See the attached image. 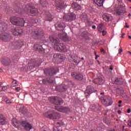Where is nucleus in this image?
<instances>
[{
	"label": "nucleus",
	"instance_id": "f257e3e1",
	"mask_svg": "<svg viewBox=\"0 0 131 131\" xmlns=\"http://www.w3.org/2000/svg\"><path fill=\"white\" fill-rule=\"evenodd\" d=\"M49 39L54 43V48L55 51L62 52L63 53H65L67 51L66 46L64 44L58 42V38H54L53 36H50Z\"/></svg>",
	"mask_w": 131,
	"mask_h": 131
},
{
	"label": "nucleus",
	"instance_id": "f03ea898",
	"mask_svg": "<svg viewBox=\"0 0 131 131\" xmlns=\"http://www.w3.org/2000/svg\"><path fill=\"white\" fill-rule=\"evenodd\" d=\"M10 22L13 25H16V26H28V22L26 23L25 20L23 18H20L16 16L12 17L10 18Z\"/></svg>",
	"mask_w": 131,
	"mask_h": 131
},
{
	"label": "nucleus",
	"instance_id": "7ed1b4c3",
	"mask_svg": "<svg viewBox=\"0 0 131 131\" xmlns=\"http://www.w3.org/2000/svg\"><path fill=\"white\" fill-rule=\"evenodd\" d=\"M100 99L101 100V103H102L103 105L106 106V107L108 106H111L113 103L112 102V98L108 96L104 95L100 96Z\"/></svg>",
	"mask_w": 131,
	"mask_h": 131
},
{
	"label": "nucleus",
	"instance_id": "20e7f679",
	"mask_svg": "<svg viewBox=\"0 0 131 131\" xmlns=\"http://www.w3.org/2000/svg\"><path fill=\"white\" fill-rule=\"evenodd\" d=\"M44 116L50 119H59L61 117V115L58 113H54V112L51 111L44 113Z\"/></svg>",
	"mask_w": 131,
	"mask_h": 131
},
{
	"label": "nucleus",
	"instance_id": "39448f33",
	"mask_svg": "<svg viewBox=\"0 0 131 131\" xmlns=\"http://www.w3.org/2000/svg\"><path fill=\"white\" fill-rule=\"evenodd\" d=\"M26 13L31 14V16H35L37 14V9L35 8L32 4H28L26 6Z\"/></svg>",
	"mask_w": 131,
	"mask_h": 131
},
{
	"label": "nucleus",
	"instance_id": "423d86ee",
	"mask_svg": "<svg viewBox=\"0 0 131 131\" xmlns=\"http://www.w3.org/2000/svg\"><path fill=\"white\" fill-rule=\"evenodd\" d=\"M50 102L52 104H55V105H61L63 104V100L61 98H59L58 97H51L49 99Z\"/></svg>",
	"mask_w": 131,
	"mask_h": 131
},
{
	"label": "nucleus",
	"instance_id": "0eeeda50",
	"mask_svg": "<svg viewBox=\"0 0 131 131\" xmlns=\"http://www.w3.org/2000/svg\"><path fill=\"white\" fill-rule=\"evenodd\" d=\"M59 72V69H46L44 71V73L46 75H48L49 76H53L57 74Z\"/></svg>",
	"mask_w": 131,
	"mask_h": 131
},
{
	"label": "nucleus",
	"instance_id": "6e6552de",
	"mask_svg": "<svg viewBox=\"0 0 131 131\" xmlns=\"http://www.w3.org/2000/svg\"><path fill=\"white\" fill-rule=\"evenodd\" d=\"M95 92L96 90H95L94 86L91 85L88 86L84 92L86 98H89L91 94H93V93H95Z\"/></svg>",
	"mask_w": 131,
	"mask_h": 131
},
{
	"label": "nucleus",
	"instance_id": "1a4fd4ad",
	"mask_svg": "<svg viewBox=\"0 0 131 131\" xmlns=\"http://www.w3.org/2000/svg\"><path fill=\"white\" fill-rule=\"evenodd\" d=\"M71 75L75 80H79L80 81L83 79V75L80 73L73 72Z\"/></svg>",
	"mask_w": 131,
	"mask_h": 131
},
{
	"label": "nucleus",
	"instance_id": "9d476101",
	"mask_svg": "<svg viewBox=\"0 0 131 131\" xmlns=\"http://www.w3.org/2000/svg\"><path fill=\"white\" fill-rule=\"evenodd\" d=\"M31 36L33 37H36V38H41L43 36V31H35L34 32H32L31 33Z\"/></svg>",
	"mask_w": 131,
	"mask_h": 131
},
{
	"label": "nucleus",
	"instance_id": "9b49d317",
	"mask_svg": "<svg viewBox=\"0 0 131 131\" xmlns=\"http://www.w3.org/2000/svg\"><path fill=\"white\" fill-rule=\"evenodd\" d=\"M11 31L14 36H19V35H21V34L23 33V30L21 29L20 28L12 29Z\"/></svg>",
	"mask_w": 131,
	"mask_h": 131
},
{
	"label": "nucleus",
	"instance_id": "f8f14e48",
	"mask_svg": "<svg viewBox=\"0 0 131 131\" xmlns=\"http://www.w3.org/2000/svg\"><path fill=\"white\" fill-rule=\"evenodd\" d=\"M17 110H18L20 113L25 115V114H27V108L23 104H19L16 106Z\"/></svg>",
	"mask_w": 131,
	"mask_h": 131
},
{
	"label": "nucleus",
	"instance_id": "ddd939ff",
	"mask_svg": "<svg viewBox=\"0 0 131 131\" xmlns=\"http://www.w3.org/2000/svg\"><path fill=\"white\" fill-rule=\"evenodd\" d=\"M0 38L3 41H9L10 40V34L6 32L2 33L0 34Z\"/></svg>",
	"mask_w": 131,
	"mask_h": 131
},
{
	"label": "nucleus",
	"instance_id": "4468645a",
	"mask_svg": "<svg viewBox=\"0 0 131 131\" xmlns=\"http://www.w3.org/2000/svg\"><path fill=\"white\" fill-rule=\"evenodd\" d=\"M21 125H23V126H24L26 130L28 131L32 129V126L31 125V124H29L26 121L21 122Z\"/></svg>",
	"mask_w": 131,
	"mask_h": 131
},
{
	"label": "nucleus",
	"instance_id": "2eb2a0df",
	"mask_svg": "<svg viewBox=\"0 0 131 131\" xmlns=\"http://www.w3.org/2000/svg\"><path fill=\"white\" fill-rule=\"evenodd\" d=\"M2 63L4 66H10L12 63V61H11V59L6 57L2 59Z\"/></svg>",
	"mask_w": 131,
	"mask_h": 131
},
{
	"label": "nucleus",
	"instance_id": "dca6fc26",
	"mask_svg": "<svg viewBox=\"0 0 131 131\" xmlns=\"http://www.w3.org/2000/svg\"><path fill=\"white\" fill-rule=\"evenodd\" d=\"M102 18L106 22H109L112 19V16L108 13H104L102 15Z\"/></svg>",
	"mask_w": 131,
	"mask_h": 131
},
{
	"label": "nucleus",
	"instance_id": "f3484780",
	"mask_svg": "<svg viewBox=\"0 0 131 131\" xmlns=\"http://www.w3.org/2000/svg\"><path fill=\"white\" fill-rule=\"evenodd\" d=\"M34 50L38 51V52H43L42 46L39 44H35L34 45Z\"/></svg>",
	"mask_w": 131,
	"mask_h": 131
},
{
	"label": "nucleus",
	"instance_id": "a211bd4d",
	"mask_svg": "<svg viewBox=\"0 0 131 131\" xmlns=\"http://www.w3.org/2000/svg\"><path fill=\"white\" fill-rule=\"evenodd\" d=\"M37 22H38V20H37V19H30L28 21V27H31V26H33V24H36L37 23Z\"/></svg>",
	"mask_w": 131,
	"mask_h": 131
},
{
	"label": "nucleus",
	"instance_id": "6ab92c4d",
	"mask_svg": "<svg viewBox=\"0 0 131 131\" xmlns=\"http://www.w3.org/2000/svg\"><path fill=\"white\" fill-rule=\"evenodd\" d=\"M7 124V120L3 115L0 114V125H5Z\"/></svg>",
	"mask_w": 131,
	"mask_h": 131
},
{
	"label": "nucleus",
	"instance_id": "aec40b11",
	"mask_svg": "<svg viewBox=\"0 0 131 131\" xmlns=\"http://www.w3.org/2000/svg\"><path fill=\"white\" fill-rule=\"evenodd\" d=\"M56 6L57 12H60L62 9H64V4L61 2L57 3Z\"/></svg>",
	"mask_w": 131,
	"mask_h": 131
},
{
	"label": "nucleus",
	"instance_id": "412c9836",
	"mask_svg": "<svg viewBox=\"0 0 131 131\" xmlns=\"http://www.w3.org/2000/svg\"><path fill=\"white\" fill-rule=\"evenodd\" d=\"M98 78L96 80L98 82L99 84H102L103 82H104V76L101 74L98 75Z\"/></svg>",
	"mask_w": 131,
	"mask_h": 131
},
{
	"label": "nucleus",
	"instance_id": "4be33fe9",
	"mask_svg": "<svg viewBox=\"0 0 131 131\" xmlns=\"http://www.w3.org/2000/svg\"><path fill=\"white\" fill-rule=\"evenodd\" d=\"M94 4L98 6V7H102L103 6V4L105 2V0H93Z\"/></svg>",
	"mask_w": 131,
	"mask_h": 131
},
{
	"label": "nucleus",
	"instance_id": "5701e85b",
	"mask_svg": "<svg viewBox=\"0 0 131 131\" xmlns=\"http://www.w3.org/2000/svg\"><path fill=\"white\" fill-rule=\"evenodd\" d=\"M42 82L44 84H48V83H52L53 80L50 78H46L43 79Z\"/></svg>",
	"mask_w": 131,
	"mask_h": 131
},
{
	"label": "nucleus",
	"instance_id": "b1692460",
	"mask_svg": "<svg viewBox=\"0 0 131 131\" xmlns=\"http://www.w3.org/2000/svg\"><path fill=\"white\" fill-rule=\"evenodd\" d=\"M97 29L98 31H99V32H102V31L106 29V28L105 27V26H104V24H100L98 25Z\"/></svg>",
	"mask_w": 131,
	"mask_h": 131
},
{
	"label": "nucleus",
	"instance_id": "393cba45",
	"mask_svg": "<svg viewBox=\"0 0 131 131\" xmlns=\"http://www.w3.org/2000/svg\"><path fill=\"white\" fill-rule=\"evenodd\" d=\"M75 14H74V13H71L69 14V16H68V19L67 20V21H72V20H74V19H75Z\"/></svg>",
	"mask_w": 131,
	"mask_h": 131
},
{
	"label": "nucleus",
	"instance_id": "a878e982",
	"mask_svg": "<svg viewBox=\"0 0 131 131\" xmlns=\"http://www.w3.org/2000/svg\"><path fill=\"white\" fill-rule=\"evenodd\" d=\"M53 17L52 15V14H51V13H48L47 14H46V21H53Z\"/></svg>",
	"mask_w": 131,
	"mask_h": 131
},
{
	"label": "nucleus",
	"instance_id": "bb28decb",
	"mask_svg": "<svg viewBox=\"0 0 131 131\" xmlns=\"http://www.w3.org/2000/svg\"><path fill=\"white\" fill-rule=\"evenodd\" d=\"M72 7L76 11H78V10H80L81 9V7H80V5H78V4L77 3H73L72 5Z\"/></svg>",
	"mask_w": 131,
	"mask_h": 131
},
{
	"label": "nucleus",
	"instance_id": "cd10ccee",
	"mask_svg": "<svg viewBox=\"0 0 131 131\" xmlns=\"http://www.w3.org/2000/svg\"><path fill=\"white\" fill-rule=\"evenodd\" d=\"M15 49H20L22 47V42L21 41H16L14 43Z\"/></svg>",
	"mask_w": 131,
	"mask_h": 131
},
{
	"label": "nucleus",
	"instance_id": "c85d7f7f",
	"mask_svg": "<svg viewBox=\"0 0 131 131\" xmlns=\"http://www.w3.org/2000/svg\"><path fill=\"white\" fill-rule=\"evenodd\" d=\"M40 64H41V61L40 60L36 61L34 64H33L32 66L30 67L31 69L32 68H34V67H38V66H40Z\"/></svg>",
	"mask_w": 131,
	"mask_h": 131
},
{
	"label": "nucleus",
	"instance_id": "c756f323",
	"mask_svg": "<svg viewBox=\"0 0 131 131\" xmlns=\"http://www.w3.org/2000/svg\"><path fill=\"white\" fill-rule=\"evenodd\" d=\"M7 26L5 24H0V31H6Z\"/></svg>",
	"mask_w": 131,
	"mask_h": 131
},
{
	"label": "nucleus",
	"instance_id": "7c9ffc66",
	"mask_svg": "<svg viewBox=\"0 0 131 131\" xmlns=\"http://www.w3.org/2000/svg\"><path fill=\"white\" fill-rule=\"evenodd\" d=\"M58 88L60 89V92H65L67 90V89H68V86L64 85L62 86H59Z\"/></svg>",
	"mask_w": 131,
	"mask_h": 131
},
{
	"label": "nucleus",
	"instance_id": "2f4dec72",
	"mask_svg": "<svg viewBox=\"0 0 131 131\" xmlns=\"http://www.w3.org/2000/svg\"><path fill=\"white\" fill-rule=\"evenodd\" d=\"M115 11L117 15H121L122 14V13H123V10H122V9L121 8H116Z\"/></svg>",
	"mask_w": 131,
	"mask_h": 131
},
{
	"label": "nucleus",
	"instance_id": "473e14b6",
	"mask_svg": "<svg viewBox=\"0 0 131 131\" xmlns=\"http://www.w3.org/2000/svg\"><path fill=\"white\" fill-rule=\"evenodd\" d=\"M12 125L14 126V127H18V122H17V119H13L12 120Z\"/></svg>",
	"mask_w": 131,
	"mask_h": 131
},
{
	"label": "nucleus",
	"instance_id": "72a5a7b5",
	"mask_svg": "<svg viewBox=\"0 0 131 131\" xmlns=\"http://www.w3.org/2000/svg\"><path fill=\"white\" fill-rule=\"evenodd\" d=\"M58 37H60L61 39H62L63 41H67L68 40V38L67 37V36H64L63 35V34L61 35L59 34Z\"/></svg>",
	"mask_w": 131,
	"mask_h": 131
},
{
	"label": "nucleus",
	"instance_id": "f704fd0d",
	"mask_svg": "<svg viewBox=\"0 0 131 131\" xmlns=\"http://www.w3.org/2000/svg\"><path fill=\"white\" fill-rule=\"evenodd\" d=\"M69 111V108L67 107H61L60 110V112H64V113H67Z\"/></svg>",
	"mask_w": 131,
	"mask_h": 131
},
{
	"label": "nucleus",
	"instance_id": "c9c22d12",
	"mask_svg": "<svg viewBox=\"0 0 131 131\" xmlns=\"http://www.w3.org/2000/svg\"><path fill=\"white\" fill-rule=\"evenodd\" d=\"M73 62H74V63H76V64H79V61H78V57L77 56L76 57H73V59H72Z\"/></svg>",
	"mask_w": 131,
	"mask_h": 131
},
{
	"label": "nucleus",
	"instance_id": "e433bc0d",
	"mask_svg": "<svg viewBox=\"0 0 131 131\" xmlns=\"http://www.w3.org/2000/svg\"><path fill=\"white\" fill-rule=\"evenodd\" d=\"M57 27H58V28H61L60 30H63V28H65L66 26H65V24H64V23H62L58 24Z\"/></svg>",
	"mask_w": 131,
	"mask_h": 131
},
{
	"label": "nucleus",
	"instance_id": "4c0bfd02",
	"mask_svg": "<svg viewBox=\"0 0 131 131\" xmlns=\"http://www.w3.org/2000/svg\"><path fill=\"white\" fill-rule=\"evenodd\" d=\"M4 100L6 104H12V101L8 97H5Z\"/></svg>",
	"mask_w": 131,
	"mask_h": 131
},
{
	"label": "nucleus",
	"instance_id": "58836bf2",
	"mask_svg": "<svg viewBox=\"0 0 131 131\" xmlns=\"http://www.w3.org/2000/svg\"><path fill=\"white\" fill-rule=\"evenodd\" d=\"M53 131H62V129L60 128V124L58 123V125L57 127H54Z\"/></svg>",
	"mask_w": 131,
	"mask_h": 131
},
{
	"label": "nucleus",
	"instance_id": "ea45409f",
	"mask_svg": "<svg viewBox=\"0 0 131 131\" xmlns=\"http://www.w3.org/2000/svg\"><path fill=\"white\" fill-rule=\"evenodd\" d=\"M115 82L118 83L119 84H121L122 83V79L116 78L115 79Z\"/></svg>",
	"mask_w": 131,
	"mask_h": 131
},
{
	"label": "nucleus",
	"instance_id": "a19ab883",
	"mask_svg": "<svg viewBox=\"0 0 131 131\" xmlns=\"http://www.w3.org/2000/svg\"><path fill=\"white\" fill-rule=\"evenodd\" d=\"M103 122L105 123V124H107V125H109L110 124V121L107 119V118L103 119Z\"/></svg>",
	"mask_w": 131,
	"mask_h": 131
},
{
	"label": "nucleus",
	"instance_id": "79ce46f5",
	"mask_svg": "<svg viewBox=\"0 0 131 131\" xmlns=\"http://www.w3.org/2000/svg\"><path fill=\"white\" fill-rule=\"evenodd\" d=\"M103 122L105 123V124H107V125H109L110 124V121L107 119V118L103 119Z\"/></svg>",
	"mask_w": 131,
	"mask_h": 131
},
{
	"label": "nucleus",
	"instance_id": "37998d69",
	"mask_svg": "<svg viewBox=\"0 0 131 131\" xmlns=\"http://www.w3.org/2000/svg\"><path fill=\"white\" fill-rule=\"evenodd\" d=\"M12 83L13 84V86H17V85H18V82L15 79H13Z\"/></svg>",
	"mask_w": 131,
	"mask_h": 131
},
{
	"label": "nucleus",
	"instance_id": "c03bdc74",
	"mask_svg": "<svg viewBox=\"0 0 131 131\" xmlns=\"http://www.w3.org/2000/svg\"><path fill=\"white\" fill-rule=\"evenodd\" d=\"M61 107L60 106H55V110H57V111H59V112H60V111H61Z\"/></svg>",
	"mask_w": 131,
	"mask_h": 131
},
{
	"label": "nucleus",
	"instance_id": "a18cd8bd",
	"mask_svg": "<svg viewBox=\"0 0 131 131\" xmlns=\"http://www.w3.org/2000/svg\"><path fill=\"white\" fill-rule=\"evenodd\" d=\"M126 123L127 124V125L129 127H131V119H129Z\"/></svg>",
	"mask_w": 131,
	"mask_h": 131
},
{
	"label": "nucleus",
	"instance_id": "49530a36",
	"mask_svg": "<svg viewBox=\"0 0 131 131\" xmlns=\"http://www.w3.org/2000/svg\"><path fill=\"white\" fill-rule=\"evenodd\" d=\"M21 90V88L20 87L15 88V91L16 92H19Z\"/></svg>",
	"mask_w": 131,
	"mask_h": 131
},
{
	"label": "nucleus",
	"instance_id": "de8ad7c7",
	"mask_svg": "<svg viewBox=\"0 0 131 131\" xmlns=\"http://www.w3.org/2000/svg\"><path fill=\"white\" fill-rule=\"evenodd\" d=\"M6 90H7V86H3L2 87V91H6Z\"/></svg>",
	"mask_w": 131,
	"mask_h": 131
},
{
	"label": "nucleus",
	"instance_id": "09e8293b",
	"mask_svg": "<svg viewBox=\"0 0 131 131\" xmlns=\"http://www.w3.org/2000/svg\"><path fill=\"white\" fill-rule=\"evenodd\" d=\"M101 32L102 33V35H103V36L106 35V31H105V30H103V31H101Z\"/></svg>",
	"mask_w": 131,
	"mask_h": 131
},
{
	"label": "nucleus",
	"instance_id": "8fccbe9b",
	"mask_svg": "<svg viewBox=\"0 0 131 131\" xmlns=\"http://www.w3.org/2000/svg\"><path fill=\"white\" fill-rule=\"evenodd\" d=\"M122 53V49H119V54H120Z\"/></svg>",
	"mask_w": 131,
	"mask_h": 131
},
{
	"label": "nucleus",
	"instance_id": "3c124183",
	"mask_svg": "<svg viewBox=\"0 0 131 131\" xmlns=\"http://www.w3.org/2000/svg\"><path fill=\"white\" fill-rule=\"evenodd\" d=\"M126 26H125V27H126V28H129V26L127 25V23H125Z\"/></svg>",
	"mask_w": 131,
	"mask_h": 131
},
{
	"label": "nucleus",
	"instance_id": "603ef678",
	"mask_svg": "<svg viewBox=\"0 0 131 131\" xmlns=\"http://www.w3.org/2000/svg\"><path fill=\"white\" fill-rule=\"evenodd\" d=\"M95 56H96V57H95V60H97V59H98V58H99V55H96V54Z\"/></svg>",
	"mask_w": 131,
	"mask_h": 131
},
{
	"label": "nucleus",
	"instance_id": "864d4df0",
	"mask_svg": "<svg viewBox=\"0 0 131 131\" xmlns=\"http://www.w3.org/2000/svg\"><path fill=\"white\" fill-rule=\"evenodd\" d=\"M101 52L105 53V51L104 50V49L102 48V49H101Z\"/></svg>",
	"mask_w": 131,
	"mask_h": 131
},
{
	"label": "nucleus",
	"instance_id": "5fc2aeb1",
	"mask_svg": "<svg viewBox=\"0 0 131 131\" xmlns=\"http://www.w3.org/2000/svg\"><path fill=\"white\" fill-rule=\"evenodd\" d=\"M104 94H105V93H104V92L101 93H100L101 97H102V96H104V95H104Z\"/></svg>",
	"mask_w": 131,
	"mask_h": 131
},
{
	"label": "nucleus",
	"instance_id": "6e6d98bb",
	"mask_svg": "<svg viewBox=\"0 0 131 131\" xmlns=\"http://www.w3.org/2000/svg\"><path fill=\"white\" fill-rule=\"evenodd\" d=\"M127 112V113H130V109H128Z\"/></svg>",
	"mask_w": 131,
	"mask_h": 131
},
{
	"label": "nucleus",
	"instance_id": "4d7b16f0",
	"mask_svg": "<svg viewBox=\"0 0 131 131\" xmlns=\"http://www.w3.org/2000/svg\"><path fill=\"white\" fill-rule=\"evenodd\" d=\"M92 28L93 29H96V26H94V25L92 26Z\"/></svg>",
	"mask_w": 131,
	"mask_h": 131
},
{
	"label": "nucleus",
	"instance_id": "13d9d810",
	"mask_svg": "<svg viewBox=\"0 0 131 131\" xmlns=\"http://www.w3.org/2000/svg\"><path fill=\"white\" fill-rule=\"evenodd\" d=\"M118 114H120V113H121V111L120 110L118 111Z\"/></svg>",
	"mask_w": 131,
	"mask_h": 131
},
{
	"label": "nucleus",
	"instance_id": "bf43d9fd",
	"mask_svg": "<svg viewBox=\"0 0 131 131\" xmlns=\"http://www.w3.org/2000/svg\"><path fill=\"white\" fill-rule=\"evenodd\" d=\"M122 103V101L120 100L119 101V104H121Z\"/></svg>",
	"mask_w": 131,
	"mask_h": 131
},
{
	"label": "nucleus",
	"instance_id": "052dcab7",
	"mask_svg": "<svg viewBox=\"0 0 131 131\" xmlns=\"http://www.w3.org/2000/svg\"><path fill=\"white\" fill-rule=\"evenodd\" d=\"M110 70H113V68L110 67Z\"/></svg>",
	"mask_w": 131,
	"mask_h": 131
},
{
	"label": "nucleus",
	"instance_id": "680f3d73",
	"mask_svg": "<svg viewBox=\"0 0 131 131\" xmlns=\"http://www.w3.org/2000/svg\"><path fill=\"white\" fill-rule=\"evenodd\" d=\"M128 37L129 38H130V39H131V36H130L128 35Z\"/></svg>",
	"mask_w": 131,
	"mask_h": 131
},
{
	"label": "nucleus",
	"instance_id": "e2e57ef3",
	"mask_svg": "<svg viewBox=\"0 0 131 131\" xmlns=\"http://www.w3.org/2000/svg\"><path fill=\"white\" fill-rule=\"evenodd\" d=\"M123 35H124V33L122 34V35H121L122 37H123Z\"/></svg>",
	"mask_w": 131,
	"mask_h": 131
},
{
	"label": "nucleus",
	"instance_id": "0e129e2a",
	"mask_svg": "<svg viewBox=\"0 0 131 131\" xmlns=\"http://www.w3.org/2000/svg\"><path fill=\"white\" fill-rule=\"evenodd\" d=\"M94 54H95V55L96 56V55H97V52L96 51H94Z\"/></svg>",
	"mask_w": 131,
	"mask_h": 131
},
{
	"label": "nucleus",
	"instance_id": "69168bd1",
	"mask_svg": "<svg viewBox=\"0 0 131 131\" xmlns=\"http://www.w3.org/2000/svg\"><path fill=\"white\" fill-rule=\"evenodd\" d=\"M128 53H129V54L131 55V52L130 51H128Z\"/></svg>",
	"mask_w": 131,
	"mask_h": 131
},
{
	"label": "nucleus",
	"instance_id": "338daca9",
	"mask_svg": "<svg viewBox=\"0 0 131 131\" xmlns=\"http://www.w3.org/2000/svg\"><path fill=\"white\" fill-rule=\"evenodd\" d=\"M2 87H0V91H2Z\"/></svg>",
	"mask_w": 131,
	"mask_h": 131
},
{
	"label": "nucleus",
	"instance_id": "774afa93",
	"mask_svg": "<svg viewBox=\"0 0 131 131\" xmlns=\"http://www.w3.org/2000/svg\"><path fill=\"white\" fill-rule=\"evenodd\" d=\"M128 2H130L131 3V0H127Z\"/></svg>",
	"mask_w": 131,
	"mask_h": 131
}]
</instances>
